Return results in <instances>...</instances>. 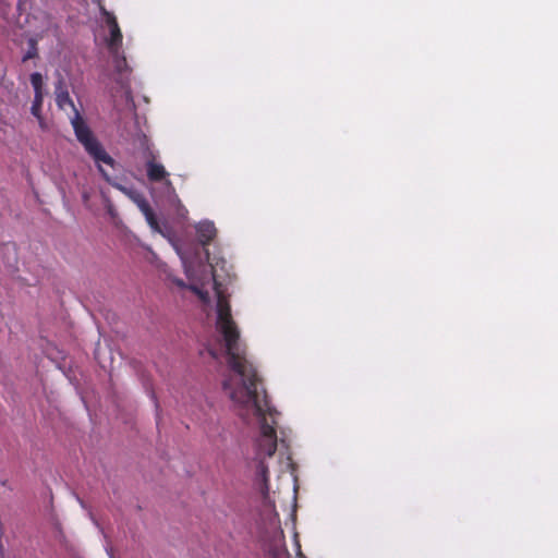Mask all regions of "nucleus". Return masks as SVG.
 Instances as JSON below:
<instances>
[{
    "instance_id": "obj_1",
    "label": "nucleus",
    "mask_w": 558,
    "mask_h": 558,
    "mask_svg": "<svg viewBox=\"0 0 558 558\" xmlns=\"http://www.w3.org/2000/svg\"><path fill=\"white\" fill-rule=\"evenodd\" d=\"M217 295L216 342L208 348L215 360L227 357L230 374L223 379L222 388L232 402V410L246 423L256 418L260 435L256 440V470L254 486L260 493L263 505L274 511L275 501L269 495V470L264 457H271L277 450V435L265 414L274 415L276 410L269 405L267 393L253 365L246 360L245 351L240 343V332L232 319L228 300L218 288Z\"/></svg>"
},
{
    "instance_id": "obj_3",
    "label": "nucleus",
    "mask_w": 558,
    "mask_h": 558,
    "mask_svg": "<svg viewBox=\"0 0 558 558\" xmlns=\"http://www.w3.org/2000/svg\"><path fill=\"white\" fill-rule=\"evenodd\" d=\"M71 123L77 141L84 146V149L94 159L96 165L98 166L100 162H104L111 168H116L118 162L106 151L77 110H75V116Z\"/></svg>"
},
{
    "instance_id": "obj_7",
    "label": "nucleus",
    "mask_w": 558,
    "mask_h": 558,
    "mask_svg": "<svg viewBox=\"0 0 558 558\" xmlns=\"http://www.w3.org/2000/svg\"><path fill=\"white\" fill-rule=\"evenodd\" d=\"M197 238L203 245H207L216 235V228L211 221L199 222L196 227Z\"/></svg>"
},
{
    "instance_id": "obj_8",
    "label": "nucleus",
    "mask_w": 558,
    "mask_h": 558,
    "mask_svg": "<svg viewBox=\"0 0 558 558\" xmlns=\"http://www.w3.org/2000/svg\"><path fill=\"white\" fill-rule=\"evenodd\" d=\"M54 94L56 101L59 108H64L65 105H71L74 107V104L69 95L68 88L63 78H59L54 84Z\"/></svg>"
},
{
    "instance_id": "obj_16",
    "label": "nucleus",
    "mask_w": 558,
    "mask_h": 558,
    "mask_svg": "<svg viewBox=\"0 0 558 558\" xmlns=\"http://www.w3.org/2000/svg\"><path fill=\"white\" fill-rule=\"evenodd\" d=\"M108 213H109L110 215H113V206H112L110 203H109V205H108Z\"/></svg>"
},
{
    "instance_id": "obj_14",
    "label": "nucleus",
    "mask_w": 558,
    "mask_h": 558,
    "mask_svg": "<svg viewBox=\"0 0 558 558\" xmlns=\"http://www.w3.org/2000/svg\"><path fill=\"white\" fill-rule=\"evenodd\" d=\"M173 282L180 288H185V283L182 279H173Z\"/></svg>"
},
{
    "instance_id": "obj_11",
    "label": "nucleus",
    "mask_w": 558,
    "mask_h": 558,
    "mask_svg": "<svg viewBox=\"0 0 558 558\" xmlns=\"http://www.w3.org/2000/svg\"><path fill=\"white\" fill-rule=\"evenodd\" d=\"M144 216H145L147 223L149 225V227L153 230L163 234L161 226L159 223V220H158L155 211L153 210V208L149 211H147Z\"/></svg>"
},
{
    "instance_id": "obj_6",
    "label": "nucleus",
    "mask_w": 558,
    "mask_h": 558,
    "mask_svg": "<svg viewBox=\"0 0 558 558\" xmlns=\"http://www.w3.org/2000/svg\"><path fill=\"white\" fill-rule=\"evenodd\" d=\"M107 25L109 27L110 36L107 39V47L109 52H117L122 48V33L118 25L117 19L114 15L107 13Z\"/></svg>"
},
{
    "instance_id": "obj_2",
    "label": "nucleus",
    "mask_w": 558,
    "mask_h": 558,
    "mask_svg": "<svg viewBox=\"0 0 558 558\" xmlns=\"http://www.w3.org/2000/svg\"><path fill=\"white\" fill-rule=\"evenodd\" d=\"M140 147L146 165V175L150 182H162L167 193V201L170 205H179L180 199L175 193L172 182L168 179L169 173L165 167L157 162V155L151 148V144L145 134L138 136Z\"/></svg>"
},
{
    "instance_id": "obj_12",
    "label": "nucleus",
    "mask_w": 558,
    "mask_h": 558,
    "mask_svg": "<svg viewBox=\"0 0 558 558\" xmlns=\"http://www.w3.org/2000/svg\"><path fill=\"white\" fill-rule=\"evenodd\" d=\"M31 84L34 88V94L43 95V76L39 72L31 74Z\"/></svg>"
},
{
    "instance_id": "obj_9",
    "label": "nucleus",
    "mask_w": 558,
    "mask_h": 558,
    "mask_svg": "<svg viewBox=\"0 0 558 558\" xmlns=\"http://www.w3.org/2000/svg\"><path fill=\"white\" fill-rule=\"evenodd\" d=\"M35 58H38V39L32 36L27 38V49L22 56V62H26L27 60Z\"/></svg>"
},
{
    "instance_id": "obj_4",
    "label": "nucleus",
    "mask_w": 558,
    "mask_h": 558,
    "mask_svg": "<svg viewBox=\"0 0 558 558\" xmlns=\"http://www.w3.org/2000/svg\"><path fill=\"white\" fill-rule=\"evenodd\" d=\"M98 171L106 182H108L114 189L121 191L123 194L128 195L137 205L138 209L142 211L143 215H145L147 211L151 209V206L149 205L148 201L143 195V193L134 189H129L118 183L107 173V171L102 168L101 165H98Z\"/></svg>"
},
{
    "instance_id": "obj_13",
    "label": "nucleus",
    "mask_w": 558,
    "mask_h": 558,
    "mask_svg": "<svg viewBox=\"0 0 558 558\" xmlns=\"http://www.w3.org/2000/svg\"><path fill=\"white\" fill-rule=\"evenodd\" d=\"M82 201H83V204H84L85 206H87V203H88V201H89V193H88L87 191H84V192L82 193Z\"/></svg>"
},
{
    "instance_id": "obj_15",
    "label": "nucleus",
    "mask_w": 558,
    "mask_h": 558,
    "mask_svg": "<svg viewBox=\"0 0 558 558\" xmlns=\"http://www.w3.org/2000/svg\"><path fill=\"white\" fill-rule=\"evenodd\" d=\"M106 551H107V554L109 555L110 558H116L114 555H113L112 547L108 546L106 548Z\"/></svg>"
},
{
    "instance_id": "obj_5",
    "label": "nucleus",
    "mask_w": 558,
    "mask_h": 558,
    "mask_svg": "<svg viewBox=\"0 0 558 558\" xmlns=\"http://www.w3.org/2000/svg\"><path fill=\"white\" fill-rule=\"evenodd\" d=\"M114 71L118 74L116 78L117 83L121 85L122 88H129V75L131 73V68L129 66L126 59L121 50H118L116 53L110 52Z\"/></svg>"
},
{
    "instance_id": "obj_17",
    "label": "nucleus",
    "mask_w": 558,
    "mask_h": 558,
    "mask_svg": "<svg viewBox=\"0 0 558 558\" xmlns=\"http://www.w3.org/2000/svg\"><path fill=\"white\" fill-rule=\"evenodd\" d=\"M196 293H198L203 299H205V295L195 287L192 288Z\"/></svg>"
},
{
    "instance_id": "obj_10",
    "label": "nucleus",
    "mask_w": 558,
    "mask_h": 558,
    "mask_svg": "<svg viewBox=\"0 0 558 558\" xmlns=\"http://www.w3.org/2000/svg\"><path fill=\"white\" fill-rule=\"evenodd\" d=\"M44 95L34 94V100L31 107V112L34 117H36L39 121L43 120L41 117V107H43Z\"/></svg>"
}]
</instances>
